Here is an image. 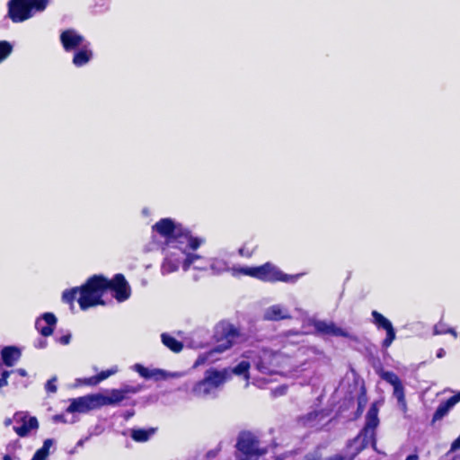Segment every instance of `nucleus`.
<instances>
[{
  "mask_svg": "<svg viewBox=\"0 0 460 460\" xmlns=\"http://www.w3.org/2000/svg\"><path fill=\"white\" fill-rule=\"evenodd\" d=\"M153 229L166 238L168 243H175V247L186 254L182 265L184 270H187L199 258L196 254L187 253V250H196L203 241L190 235L188 232L182 229L181 225L175 224L172 219L164 218L157 222Z\"/></svg>",
  "mask_w": 460,
  "mask_h": 460,
  "instance_id": "1",
  "label": "nucleus"
},
{
  "mask_svg": "<svg viewBox=\"0 0 460 460\" xmlns=\"http://www.w3.org/2000/svg\"><path fill=\"white\" fill-rule=\"evenodd\" d=\"M252 360L257 375L265 378L261 380V386L268 381L267 376L288 375L293 371L290 358L271 350L262 349L256 355H252Z\"/></svg>",
  "mask_w": 460,
  "mask_h": 460,
  "instance_id": "2",
  "label": "nucleus"
},
{
  "mask_svg": "<svg viewBox=\"0 0 460 460\" xmlns=\"http://www.w3.org/2000/svg\"><path fill=\"white\" fill-rule=\"evenodd\" d=\"M105 284L103 277L93 276L81 288L64 291L62 299L66 303H72L76 295L79 294L77 301L83 310L97 305H102V296L105 292Z\"/></svg>",
  "mask_w": 460,
  "mask_h": 460,
  "instance_id": "3",
  "label": "nucleus"
},
{
  "mask_svg": "<svg viewBox=\"0 0 460 460\" xmlns=\"http://www.w3.org/2000/svg\"><path fill=\"white\" fill-rule=\"evenodd\" d=\"M230 378L228 368L217 370L215 368L208 369L205 372L204 378L194 384L191 388V394L198 398H206L220 388L227 379Z\"/></svg>",
  "mask_w": 460,
  "mask_h": 460,
  "instance_id": "4",
  "label": "nucleus"
},
{
  "mask_svg": "<svg viewBox=\"0 0 460 460\" xmlns=\"http://www.w3.org/2000/svg\"><path fill=\"white\" fill-rule=\"evenodd\" d=\"M236 273H242L268 282H295L299 277V275L293 276L285 274L277 266L270 262L258 267H244L239 270H234V274L235 275Z\"/></svg>",
  "mask_w": 460,
  "mask_h": 460,
  "instance_id": "5",
  "label": "nucleus"
},
{
  "mask_svg": "<svg viewBox=\"0 0 460 460\" xmlns=\"http://www.w3.org/2000/svg\"><path fill=\"white\" fill-rule=\"evenodd\" d=\"M49 0H10L8 17L13 22H22L31 18L35 13L45 10Z\"/></svg>",
  "mask_w": 460,
  "mask_h": 460,
  "instance_id": "6",
  "label": "nucleus"
},
{
  "mask_svg": "<svg viewBox=\"0 0 460 460\" xmlns=\"http://www.w3.org/2000/svg\"><path fill=\"white\" fill-rule=\"evenodd\" d=\"M241 340L239 332L231 325L225 328V338L220 343L208 352H206L197 358L194 363V367H198L206 362H214L217 359L215 357L216 354L222 353L226 349H230L234 344L237 343Z\"/></svg>",
  "mask_w": 460,
  "mask_h": 460,
  "instance_id": "7",
  "label": "nucleus"
},
{
  "mask_svg": "<svg viewBox=\"0 0 460 460\" xmlns=\"http://www.w3.org/2000/svg\"><path fill=\"white\" fill-rule=\"evenodd\" d=\"M237 447L240 452L238 460H259L266 452L260 448L258 440L250 433L240 436Z\"/></svg>",
  "mask_w": 460,
  "mask_h": 460,
  "instance_id": "8",
  "label": "nucleus"
},
{
  "mask_svg": "<svg viewBox=\"0 0 460 460\" xmlns=\"http://www.w3.org/2000/svg\"><path fill=\"white\" fill-rule=\"evenodd\" d=\"M13 430L22 438L27 437L31 431H36L39 422L36 417L30 416L27 411H18L13 415Z\"/></svg>",
  "mask_w": 460,
  "mask_h": 460,
  "instance_id": "9",
  "label": "nucleus"
},
{
  "mask_svg": "<svg viewBox=\"0 0 460 460\" xmlns=\"http://www.w3.org/2000/svg\"><path fill=\"white\" fill-rule=\"evenodd\" d=\"M139 391L137 387L125 386L121 389H112L107 394H97L99 406L118 404L126 398L128 394H136Z\"/></svg>",
  "mask_w": 460,
  "mask_h": 460,
  "instance_id": "10",
  "label": "nucleus"
},
{
  "mask_svg": "<svg viewBox=\"0 0 460 460\" xmlns=\"http://www.w3.org/2000/svg\"><path fill=\"white\" fill-rule=\"evenodd\" d=\"M105 291L110 288L114 291V297L122 302L127 300L131 294L130 287L122 274H117L111 280L105 279Z\"/></svg>",
  "mask_w": 460,
  "mask_h": 460,
  "instance_id": "11",
  "label": "nucleus"
},
{
  "mask_svg": "<svg viewBox=\"0 0 460 460\" xmlns=\"http://www.w3.org/2000/svg\"><path fill=\"white\" fill-rule=\"evenodd\" d=\"M133 369L146 379L165 380L168 378H180L184 376L183 372H167L160 368H147L140 364H135Z\"/></svg>",
  "mask_w": 460,
  "mask_h": 460,
  "instance_id": "12",
  "label": "nucleus"
},
{
  "mask_svg": "<svg viewBox=\"0 0 460 460\" xmlns=\"http://www.w3.org/2000/svg\"><path fill=\"white\" fill-rule=\"evenodd\" d=\"M97 408H100L98 397L97 394H93L71 400V403L66 409V411L70 413H84Z\"/></svg>",
  "mask_w": 460,
  "mask_h": 460,
  "instance_id": "13",
  "label": "nucleus"
},
{
  "mask_svg": "<svg viewBox=\"0 0 460 460\" xmlns=\"http://www.w3.org/2000/svg\"><path fill=\"white\" fill-rule=\"evenodd\" d=\"M252 356H246L244 359L241 360L232 369H228L230 372V376L232 375L235 376H242L246 381L245 386L249 385V381L252 380V383L261 386V380H264V377H260L259 375L254 373V370L252 372H250L249 369L251 367V361L248 360L249 358H252Z\"/></svg>",
  "mask_w": 460,
  "mask_h": 460,
  "instance_id": "14",
  "label": "nucleus"
},
{
  "mask_svg": "<svg viewBox=\"0 0 460 460\" xmlns=\"http://www.w3.org/2000/svg\"><path fill=\"white\" fill-rule=\"evenodd\" d=\"M60 40L66 51L74 50L85 45L84 38L74 30H66L63 31L60 35Z\"/></svg>",
  "mask_w": 460,
  "mask_h": 460,
  "instance_id": "15",
  "label": "nucleus"
},
{
  "mask_svg": "<svg viewBox=\"0 0 460 460\" xmlns=\"http://www.w3.org/2000/svg\"><path fill=\"white\" fill-rule=\"evenodd\" d=\"M56 323V316L51 313H45L41 317L37 319L35 326L43 336H49L52 334Z\"/></svg>",
  "mask_w": 460,
  "mask_h": 460,
  "instance_id": "16",
  "label": "nucleus"
},
{
  "mask_svg": "<svg viewBox=\"0 0 460 460\" xmlns=\"http://www.w3.org/2000/svg\"><path fill=\"white\" fill-rule=\"evenodd\" d=\"M315 330L323 334L348 337L349 333L346 330L337 326L332 322L316 321L314 323Z\"/></svg>",
  "mask_w": 460,
  "mask_h": 460,
  "instance_id": "17",
  "label": "nucleus"
},
{
  "mask_svg": "<svg viewBox=\"0 0 460 460\" xmlns=\"http://www.w3.org/2000/svg\"><path fill=\"white\" fill-rule=\"evenodd\" d=\"M118 371H119L118 367L113 366L110 369L103 370V371L100 372L97 376H92L89 378H84V379H78L77 383L79 385H96L100 382L110 377L111 376L115 375Z\"/></svg>",
  "mask_w": 460,
  "mask_h": 460,
  "instance_id": "18",
  "label": "nucleus"
},
{
  "mask_svg": "<svg viewBox=\"0 0 460 460\" xmlns=\"http://www.w3.org/2000/svg\"><path fill=\"white\" fill-rule=\"evenodd\" d=\"M264 317L267 320L278 321L282 319H288L290 317L288 310L279 305H274L270 306L264 314Z\"/></svg>",
  "mask_w": 460,
  "mask_h": 460,
  "instance_id": "19",
  "label": "nucleus"
},
{
  "mask_svg": "<svg viewBox=\"0 0 460 460\" xmlns=\"http://www.w3.org/2000/svg\"><path fill=\"white\" fill-rule=\"evenodd\" d=\"M458 402H460V392L457 394L450 397L447 402L441 403L438 407L434 413L433 420H438L442 419Z\"/></svg>",
  "mask_w": 460,
  "mask_h": 460,
  "instance_id": "20",
  "label": "nucleus"
},
{
  "mask_svg": "<svg viewBox=\"0 0 460 460\" xmlns=\"http://www.w3.org/2000/svg\"><path fill=\"white\" fill-rule=\"evenodd\" d=\"M1 355L4 363L8 367H12L20 358L21 352L14 347H6L3 349Z\"/></svg>",
  "mask_w": 460,
  "mask_h": 460,
  "instance_id": "21",
  "label": "nucleus"
},
{
  "mask_svg": "<svg viewBox=\"0 0 460 460\" xmlns=\"http://www.w3.org/2000/svg\"><path fill=\"white\" fill-rule=\"evenodd\" d=\"M89 44L84 45L83 49L76 52L73 58V63L76 66H81L86 64L92 58V51L88 48Z\"/></svg>",
  "mask_w": 460,
  "mask_h": 460,
  "instance_id": "22",
  "label": "nucleus"
},
{
  "mask_svg": "<svg viewBox=\"0 0 460 460\" xmlns=\"http://www.w3.org/2000/svg\"><path fill=\"white\" fill-rule=\"evenodd\" d=\"M394 396L397 400L398 406L400 410L403 412H407V402L404 396V390L402 385V383H398L394 386Z\"/></svg>",
  "mask_w": 460,
  "mask_h": 460,
  "instance_id": "23",
  "label": "nucleus"
},
{
  "mask_svg": "<svg viewBox=\"0 0 460 460\" xmlns=\"http://www.w3.org/2000/svg\"><path fill=\"white\" fill-rule=\"evenodd\" d=\"M155 429H132L131 431V437L134 440L137 442H145L147 441L150 437L155 433Z\"/></svg>",
  "mask_w": 460,
  "mask_h": 460,
  "instance_id": "24",
  "label": "nucleus"
},
{
  "mask_svg": "<svg viewBox=\"0 0 460 460\" xmlns=\"http://www.w3.org/2000/svg\"><path fill=\"white\" fill-rule=\"evenodd\" d=\"M54 445L53 439H46L41 448L38 449L31 460H46L49 456V448Z\"/></svg>",
  "mask_w": 460,
  "mask_h": 460,
  "instance_id": "25",
  "label": "nucleus"
},
{
  "mask_svg": "<svg viewBox=\"0 0 460 460\" xmlns=\"http://www.w3.org/2000/svg\"><path fill=\"white\" fill-rule=\"evenodd\" d=\"M162 341L167 348L174 352H179L182 349L181 342L166 333L162 334Z\"/></svg>",
  "mask_w": 460,
  "mask_h": 460,
  "instance_id": "26",
  "label": "nucleus"
},
{
  "mask_svg": "<svg viewBox=\"0 0 460 460\" xmlns=\"http://www.w3.org/2000/svg\"><path fill=\"white\" fill-rule=\"evenodd\" d=\"M174 253H172L170 257L166 258L162 267V270L164 273H171L178 270L180 261L178 259H174Z\"/></svg>",
  "mask_w": 460,
  "mask_h": 460,
  "instance_id": "27",
  "label": "nucleus"
},
{
  "mask_svg": "<svg viewBox=\"0 0 460 460\" xmlns=\"http://www.w3.org/2000/svg\"><path fill=\"white\" fill-rule=\"evenodd\" d=\"M372 316L374 318V323L378 328H383L385 330H387L388 328L393 326L391 322L387 318H385L383 314L378 313L377 311H373Z\"/></svg>",
  "mask_w": 460,
  "mask_h": 460,
  "instance_id": "28",
  "label": "nucleus"
},
{
  "mask_svg": "<svg viewBox=\"0 0 460 460\" xmlns=\"http://www.w3.org/2000/svg\"><path fill=\"white\" fill-rule=\"evenodd\" d=\"M378 424L377 408L372 405L367 414V429H375Z\"/></svg>",
  "mask_w": 460,
  "mask_h": 460,
  "instance_id": "29",
  "label": "nucleus"
},
{
  "mask_svg": "<svg viewBox=\"0 0 460 460\" xmlns=\"http://www.w3.org/2000/svg\"><path fill=\"white\" fill-rule=\"evenodd\" d=\"M12 45L7 41H0V62L5 59L12 52Z\"/></svg>",
  "mask_w": 460,
  "mask_h": 460,
  "instance_id": "30",
  "label": "nucleus"
},
{
  "mask_svg": "<svg viewBox=\"0 0 460 460\" xmlns=\"http://www.w3.org/2000/svg\"><path fill=\"white\" fill-rule=\"evenodd\" d=\"M380 376L382 377V379L388 382L393 386H394L395 385H397L398 383L401 382L399 377L393 372L383 371L380 374Z\"/></svg>",
  "mask_w": 460,
  "mask_h": 460,
  "instance_id": "31",
  "label": "nucleus"
},
{
  "mask_svg": "<svg viewBox=\"0 0 460 460\" xmlns=\"http://www.w3.org/2000/svg\"><path fill=\"white\" fill-rule=\"evenodd\" d=\"M385 331H386V338L384 340L383 345H384V347L388 348L392 344L394 340L395 339V332H394L393 326L388 328Z\"/></svg>",
  "mask_w": 460,
  "mask_h": 460,
  "instance_id": "32",
  "label": "nucleus"
},
{
  "mask_svg": "<svg viewBox=\"0 0 460 460\" xmlns=\"http://www.w3.org/2000/svg\"><path fill=\"white\" fill-rule=\"evenodd\" d=\"M57 377H53L50 380H49L45 385V388L49 393H56L57 392Z\"/></svg>",
  "mask_w": 460,
  "mask_h": 460,
  "instance_id": "33",
  "label": "nucleus"
},
{
  "mask_svg": "<svg viewBox=\"0 0 460 460\" xmlns=\"http://www.w3.org/2000/svg\"><path fill=\"white\" fill-rule=\"evenodd\" d=\"M70 339H71V335L70 334H66V335H64V336L60 337L58 341L61 344L66 345V344H68L70 342Z\"/></svg>",
  "mask_w": 460,
  "mask_h": 460,
  "instance_id": "34",
  "label": "nucleus"
},
{
  "mask_svg": "<svg viewBox=\"0 0 460 460\" xmlns=\"http://www.w3.org/2000/svg\"><path fill=\"white\" fill-rule=\"evenodd\" d=\"M305 460H342V457L341 456L335 455L331 457L325 458V459H320V458H306Z\"/></svg>",
  "mask_w": 460,
  "mask_h": 460,
  "instance_id": "35",
  "label": "nucleus"
},
{
  "mask_svg": "<svg viewBox=\"0 0 460 460\" xmlns=\"http://www.w3.org/2000/svg\"><path fill=\"white\" fill-rule=\"evenodd\" d=\"M305 460H342V457L341 456L335 455L331 457L325 458V459H320V458H306Z\"/></svg>",
  "mask_w": 460,
  "mask_h": 460,
  "instance_id": "36",
  "label": "nucleus"
},
{
  "mask_svg": "<svg viewBox=\"0 0 460 460\" xmlns=\"http://www.w3.org/2000/svg\"><path fill=\"white\" fill-rule=\"evenodd\" d=\"M460 448V436L453 442L451 450H456Z\"/></svg>",
  "mask_w": 460,
  "mask_h": 460,
  "instance_id": "37",
  "label": "nucleus"
},
{
  "mask_svg": "<svg viewBox=\"0 0 460 460\" xmlns=\"http://www.w3.org/2000/svg\"><path fill=\"white\" fill-rule=\"evenodd\" d=\"M14 372L17 373L18 375H20L21 376H27L26 370L22 369V368L16 369Z\"/></svg>",
  "mask_w": 460,
  "mask_h": 460,
  "instance_id": "38",
  "label": "nucleus"
},
{
  "mask_svg": "<svg viewBox=\"0 0 460 460\" xmlns=\"http://www.w3.org/2000/svg\"><path fill=\"white\" fill-rule=\"evenodd\" d=\"M445 355H446V351H445V349H439L438 350V352H437V357H438V358H443Z\"/></svg>",
  "mask_w": 460,
  "mask_h": 460,
  "instance_id": "39",
  "label": "nucleus"
},
{
  "mask_svg": "<svg viewBox=\"0 0 460 460\" xmlns=\"http://www.w3.org/2000/svg\"><path fill=\"white\" fill-rule=\"evenodd\" d=\"M8 382L5 378H0V387L7 385Z\"/></svg>",
  "mask_w": 460,
  "mask_h": 460,
  "instance_id": "40",
  "label": "nucleus"
},
{
  "mask_svg": "<svg viewBox=\"0 0 460 460\" xmlns=\"http://www.w3.org/2000/svg\"><path fill=\"white\" fill-rule=\"evenodd\" d=\"M13 419H10V418L5 419L4 425L5 426H9V425H11L13 423Z\"/></svg>",
  "mask_w": 460,
  "mask_h": 460,
  "instance_id": "41",
  "label": "nucleus"
},
{
  "mask_svg": "<svg viewBox=\"0 0 460 460\" xmlns=\"http://www.w3.org/2000/svg\"><path fill=\"white\" fill-rule=\"evenodd\" d=\"M9 376H10V372L9 371H4L2 373V378H5V380H7Z\"/></svg>",
  "mask_w": 460,
  "mask_h": 460,
  "instance_id": "42",
  "label": "nucleus"
},
{
  "mask_svg": "<svg viewBox=\"0 0 460 460\" xmlns=\"http://www.w3.org/2000/svg\"><path fill=\"white\" fill-rule=\"evenodd\" d=\"M406 460H418V456H409Z\"/></svg>",
  "mask_w": 460,
  "mask_h": 460,
  "instance_id": "43",
  "label": "nucleus"
},
{
  "mask_svg": "<svg viewBox=\"0 0 460 460\" xmlns=\"http://www.w3.org/2000/svg\"><path fill=\"white\" fill-rule=\"evenodd\" d=\"M447 332L451 333L452 335H454L455 337H456V332L453 330V329H449L447 331Z\"/></svg>",
  "mask_w": 460,
  "mask_h": 460,
  "instance_id": "44",
  "label": "nucleus"
},
{
  "mask_svg": "<svg viewBox=\"0 0 460 460\" xmlns=\"http://www.w3.org/2000/svg\"><path fill=\"white\" fill-rule=\"evenodd\" d=\"M443 332H440V331H438L437 328L435 329V333H436V334H440V333H443Z\"/></svg>",
  "mask_w": 460,
  "mask_h": 460,
  "instance_id": "45",
  "label": "nucleus"
},
{
  "mask_svg": "<svg viewBox=\"0 0 460 460\" xmlns=\"http://www.w3.org/2000/svg\"><path fill=\"white\" fill-rule=\"evenodd\" d=\"M225 270V267H221V266L217 269V271H221V270Z\"/></svg>",
  "mask_w": 460,
  "mask_h": 460,
  "instance_id": "46",
  "label": "nucleus"
},
{
  "mask_svg": "<svg viewBox=\"0 0 460 460\" xmlns=\"http://www.w3.org/2000/svg\"><path fill=\"white\" fill-rule=\"evenodd\" d=\"M4 460H11V457L9 456H4Z\"/></svg>",
  "mask_w": 460,
  "mask_h": 460,
  "instance_id": "47",
  "label": "nucleus"
},
{
  "mask_svg": "<svg viewBox=\"0 0 460 460\" xmlns=\"http://www.w3.org/2000/svg\"><path fill=\"white\" fill-rule=\"evenodd\" d=\"M45 346V342H40V347H44Z\"/></svg>",
  "mask_w": 460,
  "mask_h": 460,
  "instance_id": "48",
  "label": "nucleus"
},
{
  "mask_svg": "<svg viewBox=\"0 0 460 460\" xmlns=\"http://www.w3.org/2000/svg\"><path fill=\"white\" fill-rule=\"evenodd\" d=\"M240 253L243 254V249H240Z\"/></svg>",
  "mask_w": 460,
  "mask_h": 460,
  "instance_id": "49",
  "label": "nucleus"
},
{
  "mask_svg": "<svg viewBox=\"0 0 460 460\" xmlns=\"http://www.w3.org/2000/svg\"><path fill=\"white\" fill-rule=\"evenodd\" d=\"M285 389H286L285 387H282V388H281V394H283V393H284V390H285Z\"/></svg>",
  "mask_w": 460,
  "mask_h": 460,
  "instance_id": "50",
  "label": "nucleus"
}]
</instances>
